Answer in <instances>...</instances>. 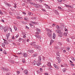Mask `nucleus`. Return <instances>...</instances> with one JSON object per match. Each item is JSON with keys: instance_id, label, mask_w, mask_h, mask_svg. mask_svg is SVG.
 <instances>
[{"instance_id": "obj_5", "label": "nucleus", "mask_w": 75, "mask_h": 75, "mask_svg": "<svg viewBox=\"0 0 75 75\" xmlns=\"http://www.w3.org/2000/svg\"><path fill=\"white\" fill-rule=\"evenodd\" d=\"M47 34L48 35L49 37H50L51 39L52 38V34L50 33H47Z\"/></svg>"}, {"instance_id": "obj_57", "label": "nucleus", "mask_w": 75, "mask_h": 75, "mask_svg": "<svg viewBox=\"0 0 75 75\" xmlns=\"http://www.w3.org/2000/svg\"><path fill=\"white\" fill-rule=\"evenodd\" d=\"M18 19H19L20 18V17L19 16H17V17H16Z\"/></svg>"}, {"instance_id": "obj_11", "label": "nucleus", "mask_w": 75, "mask_h": 75, "mask_svg": "<svg viewBox=\"0 0 75 75\" xmlns=\"http://www.w3.org/2000/svg\"><path fill=\"white\" fill-rule=\"evenodd\" d=\"M53 65L54 66V67L55 68H56V69H58L59 68H58V67L57 66V65H56V64H53Z\"/></svg>"}, {"instance_id": "obj_41", "label": "nucleus", "mask_w": 75, "mask_h": 75, "mask_svg": "<svg viewBox=\"0 0 75 75\" xmlns=\"http://www.w3.org/2000/svg\"><path fill=\"white\" fill-rule=\"evenodd\" d=\"M64 34L65 35V37H67V33H65Z\"/></svg>"}, {"instance_id": "obj_49", "label": "nucleus", "mask_w": 75, "mask_h": 75, "mask_svg": "<svg viewBox=\"0 0 75 75\" xmlns=\"http://www.w3.org/2000/svg\"><path fill=\"white\" fill-rule=\"evenodd\" d=\"M67 49L68 51L69 50V47H67Z\"/></svg>"}, {"instance_id": "obj_9", "label": "nucleus", "mask_w": 75, "mask_h": 75, "mask_svg": "<svg viewBox=\"0 0 75 75\" xmlns=\"http://www.w3.org/2000/svg\"><path fill=\"white\" fill-rule=\"evenodd\" d=\"M56 54L57 56H58V57H59V51L58 50L57 51Z\"/></svg>"}, {"instance_id": "obj_12", "label": "nucleus", "mask_w": 75, "mask_h": 75, "mask_svg": "<svg viewBox=\"0 0 75 75\" xmlns=\"http://www.w3.org/2000/svg\"><path fill=\"white\" fill-rule=\"evenodd\" d=\"M23 56L25 57H27L28 56V55H27V54L26 53H24L23 54Z\"/></svg>"}, {"instance_id": "obj_33", "label": "nucleus", "mask_w": 75, "mask_h": 75, "mask_svg": "<svg viewBox=\"0 0 75 75\" xmlns=\"http://www.w3.org/2000/svg\"><path fill=\"white\" fill-rule=\"evenodd\" d=\"M56 28L57 29H59L60 28L58 26V25H57V26H56Z\"/></svg>"}, {"instance_id": "obj_55", "label": "nucleus", "mask_w": 75, "mask_h": 75, "mask_svg": "<svg viewBox=\"0 0 75 75\" xmlns=\"http://www.w3.org/2000/svg\"><path fill=\"white\" fill-rule=\"evenodd\" d=\"M39 1H40V3H42V0H40Z\"/></svg>"}, {"instance_id": "obj_50", "label": "nucleus", "mask_w": 75, "mask_h": 75, "mask_svg": "<svg viewBox=\"0 0 75 75\" xmlns=\"http://www.w3.org/2000/svg\"><path fill=\"white\" fill-rule=\"evenodd\" d=\"M58 8H59V9H60V10H61V8L59 6V7H58Z\"/></svg>"}, {"instance_id": "obj_32", "label": "nucleus", "mask_w": 75, "mask_h": 75, "mask_svg": "<svg viewBox=\"0 0 75 75\" xmlns=\"http://www.w3.org/2000/svg\"><path fill=\"white\" fill-rule=\"evenodd\" d=\"M60 27L61 28H63V25H60Z\"/></svg>"}, {"instance_id": "obj_17", "label": "nucleus", "mask_w": 75, "mask_h": 75, "mask_svg": "<svg viewBox=\"0 0 75 75\" xmlns=\"http://www.w3.org/2000/svg\"><path fill=\"white\" fill-rule=\"evenodd\" d=\"M55 34L54 33H53V37H52V38L53 39H55Z\"/></svg>"}, {"instance_id": "obj_52", "label": "nucleus", "mask_w": 75, "mask_h": 75, "mask_svg": "<svg viewBox=\"0 0 75 75\" xmlns=\"http://www.w3.org/2000/svg\"><path fill=\"white\" fill-rule=\"evenodd\" d=\"M67 42H69V38L67 39Z\"/></svg>"}, {"instance_id": "obj_51", "label": "nucleus", "mask_w": 75, "mask_h": 75, "mask_svg": "<svg viewBox=\"0 0 75 75\" xmlns=\"http://www.w3.org/2000/svg\"><path fill=\"white\" fill-rule=\"evenodd\" d=\"M1 21L2 22H3V23H4V20L2 19L1 20Z\"/></svg>"}, {"instance_id": "obj_37", "label": "nucleus", "mask_w": 75, "mask_h": 75, "mask_svg": "<svg viewBox=\"0 0 75 75\" xmlns=\"http://www.w3.org/2000/svg\"><path fill=\"white\" fill-rule=\"evenodd\" d=\"M14 29L15 31H17V29L16 27H14Z\"/></svg>"}, {"instance_id": "obj_4", "label": "nucleus", "mask_w": 75, "mask_h": 75, "mask_svg": "<svg viewBox=\"0 0 75 75\" xmlns=\"http://www.w3.org/2000/svg\"><path fill=\"white\" fill-rule=\"evenodd\" d=\"M35 37H36V38H39V39L40 40H41V36L39 35H35Z\"/></svg>"}, {"instance_id": "obj_7", "label": "nucleus", "mask_w": 75, "mask_h": 75, "mask_svg": "<svg viewBox=\"0 0 75 75\" xmlns=\"http://www.w3.org/2000/svg\"><path fill=\"white\" fill-rule=\"evenodd\" d=\"M2 70H4V71H8V69L7 68H1Z\"/></svg>"}, {"instance_id": "obj_28", "label": "nucleus", "mask_w": 75, "mask_h": 75, "mask_svg": "<svg viewBox=\"0 0 75 75\" xmlns=\"http://www.w3.org/2000/svg\"><path fill=\"white\" fill-rule=\"evenodd\" d=\"M11 64H14V60H11Z\"/></svg>"}, {"instance_id": "obj_42", "label": "nucleus", "mask_w": 75, "mask_h": 75, "mask_svg": "<svg viewBox=\"0 0 75 75\" xmlns=\"http://www.w3.org/2000/svg\"><path fill=\"white\" fill-rule=\"evenodd\" d=\"M58 1H59V2H62V0H57Z\"/></svg>"}, {"instance_id": "obj_38", "label": "nucleus", "mask_w": 75, "mask_h": 75, "mask_svg": "<svg viewBox=\"0 0 75 75\" xmlns=\"http://www.w3.org/2000/svg\"><path fill=\"white\" fill-rule=\"evenodd\" d=\"M7 5H8V6L9 7L11 6V5L9 4H7Z\"/></svg>"}, {"instance_id": "obj_63", "label": "nucleus", "mask_w": 75, "mask_h": 75, "mask_svg": "<svg viewBox=\"0 0 75 75\" xmlns=\"http://www.w3.org/2000/svg\"><path fill=\"white\" fill-rule=\"evenodd\" d=\"M73 38H75V36H73Z\"/></svg>"}, {"instance_id": "obj_3", "label": "nucleus", "mask_w": 75, "mask_h": 75, "mask_svg": "<svg viewBox=\"0 0 75 75\" xmlns=\"http://www.w3.org/2000/svg\"><path fill=\"white\" fill-rule=\"evenodd\" d=\"M59 57H56V59L58 60V63H60L61 62V59L59 58Z\"/></svg>"}, {"instance_id": "obj_59", "label": "nucleus", "mask_w": 75, "mask_h": 75, "mask_svg": "<svg viewBox=\"0 0 75 75\" xmlns=\"http://www.w3.org/2000/svg\"><path fill=\"white\" fill-rule=\"evenodd\" d=\"M4 53V54H7V53H6V52L5 51L3 52Z\"/></svg>"}, {"instance_id": "obj_64", "label": "nucleus", "mask_w": 75, "mask_h": 75, "mask_svg": "<svg viewBox=\"0 0 75 75\" xmlns=\"http://www.w3.org/2000/svg\"><path fill=\"white\" fill-rule=\"evenodd\" d=\"M38 73H40V71H37Z\"/></svg>"}, {"instance_id": "obj_2", "label": "nucleus", "mask_w": 75, "mask_h": 75, "mask_svg": "<svg viewBox=\"0 0 75 75\" xmlns=\"http://www.w3.org/2000/svg\"><path fill=\"white\" fill-rule=\"evenodd\" d=\"M41 56H39L38 61L37 62H36L37 65L38 66H40V65L41 64V63L40 62H41Z\"/></svg>"}, {"instance_id": "obj_34", "label": "nucleus", "mask_w": 75, "mask_h": 75, "mask_svg": "<svg viewBox=\"0 0 75 75\" xmlns=\"http://www.w3.org/2000/svg\"><path fill=\"white\" fill-rule=\"evenodd\" d=\"M30 23H32V24H35V22H34L31 21Z\"/></svg>"}, {"instance_id": "obj_23", "label": "nucleus", "mask_w": 75, "mask_h": 75, "mask_svg": "<svg viewBox=\"0 0 75 75\" xmlns=\"http://www.w3.org/2000/svg\"><path fill=\"white\" fill-rule=\"evenodd\" d=\"M36 48H37V49H39L40 48V46H38V45H36L35 47Z\"/></svg>"}, {"instance_id": "obj_54", "label": "nucleus", "mask_w": 75, "mask_h": 75, "mask_svg": "<svg viewBox=\"0 0 75 75\" xmlns=\"http://www.w3.org/2000/svg\"><path fill=\"white\" fill-rule=\"evenodd\" d=\"M29 25L30 26V27H32V26H33V25H32V24H31V23L29 24Z\"/></svg>"}, {"instance_id": "obj_27", "label": "nucleus", "mask_w": 75, "mask_h": 75, "mask_svg": "<svg viewBox=\"0 0 75 75\" xmlns=\"http://www.w3.org/2000/svg\"><path fill=\"white\" fill-rule=\"evenodd\" d=\"M46 7L47 8H50V6H48L47 5H46Z\"/></svg>"}, {"instance_id": "obj_24", "label": "nucleus", "mask_w": 75, "mask_h": 75, "mask_svg": "<svg viewBox=\"0 0 75 75\" xmlns=\"http://www.w3.org/2000/svg\"><path fill=\"white\" fill-rule=\"evenodd\" d=\"M35 63H36V62H35V61L34 60V62L32 63V64L33 65H35Z\"/></svg>"}, {"instance_id": "obj_60", "label": "nucleus", "mask_w": 75, "mask_h": 75, "mask_svg": "<svg viewBox=\"0 0 75 75\" xmlns=\"http://www.w3.org/2000/svg\"><path fill=\"white\" fill-rule=\"evenodd\" d=\"M28 1H31V0H26Z\"/></svg>"}, {"instance_id": "obj_62", "label": "nucleus", "mask_w": 75, "mask_h": 75, "mask_svg": "<svg viewBox=\"0 0 75 75\" xmlns=\"http://www.w3.org/2000/svg\"><path fill=\"white\" fill-rule=\"evenodd\" d=\"M47 31H50V30L48 29H47Z\"/></svg>"}, {"instance_id": "obj_25", "label": "nucleus", "mask_w": 75, "mask_h": 75, "mask_svg": "<svg viewBox=\"0 0 75 75\" xmlns=\"http://www.w3.org/2000/svg\"><path fill=\"white\" fill-rule=\"evenodd\" d=\"M63 72H65L66 71V69L63 68Z\"/></svg>"}, {"instance_id": "obj_1", "label": "nucleus", "mask_w": 75, "mask_h": 75, "mask_svg": "<svg viewBox=\"0 0 75 75\" xmlns=\"http://www.w3.org/2000/svg\"><path fill=\"white\" fill-rule=\"evenodd\" d=\"M29 3L31 4V5H33V6H34L35 7H36V8H39V7L41 6L40 5H39V4H36L32 2H30Z\"/></svg>"}, {"instance_id": "obj_56", "label": "nucleus", "mask_w": 75, "mask_h": 75, "mask_svg": "<svg viewBox=\"0 0 75 75\" xmlns=\"http://www.w3.org/2000/svg\"><path fill=\"white\" fill-rule=\"evenodd\" d=\"M63 52H66V50H63Z\"/></svg>"}, {"instance_id": "obj_36", "label": "nucleus", "mask_w": 75, "mask_h": 75, "mask_svg": "<svg viewBox=\"0 0 75 75\" xmlns=\"http://www.w3.org/2000/svg\"><path fill=\"white\" fill-rule=\"evenodd\" d=\"M0 13L1 14H3V13L1 11V10H0Z\"/></svg>"}, {"instance_id": "obj_44", "label": "nucleus", "mask_w": 75, "mask_h": 75, "mask_svg": "<svg viewBox=\"0 0 75 75\" xmlns=\"http://www.w3.org/2000/svg\"><path fill=\"white\" fill-rule=\"evenodd\" d=\"M40 71H41V72H42V69L41 68H40Z\"/></svg>"}, {"instance_id": "obj_20", "label": "nucleus", "mask_w": 75, "mask_h": 75, "mask_svg": "<svg viewBox=\"0 0 75 75\" xmlns=\"http://www.w3.org/2000/svg\"><path fill=\"white\" fill-rule=\"evenodd\" d=\"M4 42L6 45H8V42H7V40H5V41H4Z\"/></svg>"}, {"instance_id": "obj_47", "label": "nucleus", "mask_w": 75, "mask_h": 75, "mask_svg": "<svg viewBox=\"0 0 75 75\" xmlns=\"http://www.w3.org/2000/svg\"><path fill=\"white\" fill-rule=\"evenodd\" d=\"M45 75H48V74L47 73H45Z\"/></svg>"}, {"instance_id": "obj_53", "label": "nucleus", "mask_w": 75, "mask_h": 75, "mask_svg": "<svg viewBox=\"0 0 75 75\" xmlns=\"http://www.w3.org/2000/svg\"><path fill=\"white\" fill-rule=\"evenodd\" d=\"M26 28L28 29V30L29 29V28H28V26H26Z\"/></svg>"}, {"instance_id": "obj_22", "label": "nucleus", "mask_w": 75, "mask_h": 75, "mask_svg": "<svg viewBox=\"0 0 75 75\" xmlns=\"http://www.w3.org/2000/svg\"><path fill=\"white\" fill-rule=\"evenodd\" d=\"M24 72L25 74H28V71L27 70H25V71H24Z\"/></svg>"}, {"instance_id": "obj_30", "label": "nucleus", "mask_w": 75, "mask_h": 75, "mask_svg": "<svg viewBox=\"0 0 75 75\" xmlns=\"http://www.w3.org/2000/svg\"><path fill=\"white\" fill-rule=\"evenodd\" d=\"M2 46L3 47H4L5 46V45L4 43H2Z\"/></svg>"}, {"instance_id": "obj_14", "label": "nucleus", "mask_w": 75, "mask_h": 75, "mask_svg": "<svg viewBox=\"0 0 75 75\" xmlns=\"http://www.w3.org/2000/svg\"><path fill=\"white\" fill-rule=\"evenodd\" d=\"M10 33H8L6 35V38L7 39H8V37H9V36H10Z\"/></svg>"}, {"instance_id": "obj_10", "label": "nucleus", "mask_w": 75, "mask_h": 75, "mask_svg": "<svg viewBox=\"0 0 75 75\" xmlns=\"http://www.w3.org/2000/svg\"><path fill=\"white\" fill-rule=\"evenodd\" d=\"M0 28L1 30H3L5 29V28H4L3 26H1L0 27Z\"/></svg>"}, {"instance_id": "obj_8", "label": "nucleus", "mask_w": 75, "mask_h": 75, "mask_svg": "<svg viewBox=\"0 0 75 75\" xmlns=\"http://www.w3.org/2000/svg\"><path fill=\"white\" fill-rule=\"evenodd\" d=\"M65 7H68V8H73V6H69V5H65Z\"/></svg>"}, {"instance_id": "obj_6", "label": "nucleus", "mask_w": 75, "mask_h": 75, "mask_svg": "<svg viewBox=\"0 0 75 75\" xmlns=\"http://www.w3.org/2000/svg\"><path fill=\"white\" fill-rule=\"evenodd\" d=\"M56 33H59V34H62V33L61 32V30H56Z\"/></svg>"}, {"instance_id": "obj_61", "label": "nucleus", "mask_w": 75, "mask_h": 75, "mask_svg": "<svg viewBox=\"0 0 75 75\" xmlns=\"http://www.w3.org/2000/svg\"><path fill=\"white\" fill-rule=\"evenodd\" d=\"M65 64V65H64V66H65V67H67L68 65H67V64Z\"/></svg>"}, {"instance_id": "obj_18", "label": "nucleus", "mask_w": 75, "mask_h": 75, "mask_svg": "<svg viewBox=\"0 0 75 75\" xmlns=\"http://www.w3.org/2000/svg\"><path fill=\"white\" fill-rule=\"evenodd\" d=\"M36 30L37 32H38V33H40V32H41V30L38 28H37Z\"/></svg>"}, {"instance_id": "obj_29", "label": "nucleus", "mask_w": 75, "mask_h": 75, "mask_svg": "<svg viewBox=\"0 0 75 75\" xmlns=\"http://www.w3.org/2000/svg\"><path fill=\"white\" fill-rule=\"evenodd\" d=\"M22 61L23 63H25V59H22Z\"/></svg>"}, {"instance_id": "obj_16", "label": "nucleus", "mask_w": 75, "mask_h": 75, "mask_svg": "<svg viewBox=\"0 0 75 75\" xmlns=\"http://www.w3.org/2000/svg\"><path fill=\"white\" fill-rule=\"evenodd\" d=\"M54 12H55V14H57V15H58L59 14V13H58V12L57 11L55 10L54 11Z\"/></svg>"}, {"instance_id": "obj_13", "label": "nucleus", "mask_w": 75, "mask_h": 75, "mask_svg": "<svg viewBox=\"0 0 75 75\" xmlns=\"http://www.w3.org/2000/svg\"><path fill=\"white\" fill-rule=\"evenodd\" d=\"M28 52H30V53H33V52H34V51L33 50H29L28 51Z\"/></svg>"}, {"instance_id": "obj_46", "label": "nucleus", "mask_w": 75, "mask_h": 75, "mask_svg": "<svg viewBox=\"0 0 75 75\" xmlns=\"http://www.w3.org/2000/svg\"><path fill=\"white\" fill-rule=\"evenodd\" d=\"M18 36H19V35H17L16 36V38H17L18 37Z\"/></svg>"}, {"instance_id": "obj_26", "label": "nucleus", "mask_w": 75, "mask_h": 75, "mask_svg": "<svg viewBox=\"0 0 75 75\" xmlns=\"http://www.w3.org/2000/svg\"><path fill=\"white\" fill-rule=\"evenodd\" d=\"M7 30V28H6V27H5V29L4 30V32H6Z\"/></svg>"}, {"instance_id": "obj_19", "label": "nucleus", "mask_w": 75, "mask_h": 75, "mask_svg": "<svg viewBox=\"0 0 75 75\" xmlns=\"http://www.w3.org/2000/svg\"><path fill=\"white\" fill-rule=\"evenodd\" d=\"M47 65L48 66H49L50 68H51V67H52V66H51V63H48V64H47Z\"/></svg>"}, {"instance_id": "obj_21", "label": "nucleus", "mask_w": 75, "mask_h": 75, "mask_svg": "<svg viewBox=\"0 0 75 75\" xmlns=\"http://www.w3.org/2000/svg\"><path fill=\"white\" fill-rule=\"evenodd\" d=\"M37 55H38V54H37V53H35L33 55V57H36V56H37Z\"/></svg>"}, {"instance_id": "obj_45", "label": "nucleus", "mask_w": 75, "mask_h": 75, "mask_svg": "<svg viewBox=\"0 0 75 75\" xmlns=\"http://www.w3.org/2000/svg\"><path fill=\"white\" fill-rule=\"evenodd\" d=\"M71 67H74V64H71Z\"/></svg>"}, {"instance_id": "obj_58", "label": "nucleus", "mask_w": 75, "mask_h": 75, "mask_svg": "<svg viewBox=\"0 0 75 75\" xmlns=\"http://www.w3.org/2000/svg\"><path fill=\"white\" fill-rule=\"evenodd\" d=\"M23 14H26V13H25V12H23Z\"/></svg>"}, {"instance_id": "obj_15", "label": "nucleus", "mask_w": 75, "mask_h": 75, "mask_svg": "<svg viewBox=\"0 0 75 75\" xmlns=\"http://www.w3.org/2000/svg\"><path fill=\"white\" fill-rule=\"evenodd\" d=\"M31 45H33V46H35V42H33L32 43L30 44Z\"/></svg>"}, {"instance_id": "obj_39", "label": "nucleus", "mask_w": 75, "mask_h": 75, "mask_svg": "<svg viewBox=\"0 0 75 75\" xmlns=\"http://www.w3.org/2000/svg\"><path fill=\"white\" fill-rule=\"evenodd\" d=\"M9 14L11 15V16H13V13H12V12H9Z\"/></svg>"}, {"instance_id": "obj_31", "label": "nucleus", "mask_w": 75, "mask_h": 75, "mask_svg": "<svg viewBox=\"0 0 75 75\" xmlns=\"http://www.w3.org/2000/svg\"><path fill=\"white\" fill-rule=\"evenodd\" d=\"M28 14L29 16H30V15H31V16H32V15H33V13H28Z\"/></svg>"}, {"instance_id": "obj_48", "label": "nucleus", "mask_w": 75, "mask_h": 75, "mask_svg": "<svg viewBox=\"0 0 75 75\" xmlns=\"http://www.w3.org/2000/svg\"><path fill=\"white\" fill-rule=\"evenodd\" d=\"M22 6H24L25 4L24 3H23L22 4Z\"/></svg>"}, {"instance_id": "obj_35", "label": "nucleus", "mask_w": 75, "mask_h": 75, "mask_svg": "<svg viewBox=\"0 0 75 75\" xmlns=\"http://www.w3.org/2000/svg\"><path fill=\"white\" fill-rule=\"evenodd\" d=\"M55 25H56V24H55L53 23L52 25V26H53V27H54V26Z\"/></svg>"}, {"instance_id": "obj_40", "label": "nucleus", "mask_w": 75, "mask_h": 75, "mask_svg": "<svg viewBox=\"0 0 75 75\" xmlns=\"http://www.w3.org/2000/svg\"><path fill=\"white\" fill-rule=\"evenodd\" d=\"M50 42L52 43V42H54V41L52 40H51L50 41Z\"/></svg>"}, {"instance_id": "obj_43", "label": "nucleus", "mask_w": 75, "mask_h": 75, "mask_svg": "<svg viewBox=\"0 0 75 75\" xmlns=\"http://www.w3.org/2000/svg\"><path fill=\"white\" fill-rule=\"evenodd\" d=\"M12 39H13V40H15V38H14V36H13V37H12Z\"/></svg>"}]
</instances>
